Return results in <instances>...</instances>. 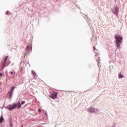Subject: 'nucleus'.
<instances>
[{
	"instance_id": "nucleus-15",
	"label": "nucleus",
	"mask_w": 127,
	"mask_h": 127,
	"mask_svg": "<svg viewBox=\"0 0 127 127\" xmlns=\"http://www.w3.org/2000/svg\"><path fill=\"white\" fill-rule=\"evenodd\" d=\"M93 49H94V50H96V47L93 46Z\"/></svg>"
},
{
	"instance_id": "nucleus-9",
	"label": "nucleus",
	"mask_w": 127,
	"mask_h": 127,
	"mask_svg": "<svg viewBox=\"0 0 127 127\" xmlns=\"http://www.w3.org/2000/svg\"><path fill=\"white\" fill-rule=\"evenodd\" d=\"M121 43H116L118 49H119V48H120V47H121V45H120Z\"/></svg>"
},
{
	"instance_id": "nucleus-8",
	"label": "nucleus",
	"mask_w": 127,
	"mask_h": 127,
	"mask_svg": "<svg viewBox=\"0 0 127 127\" xmlns=\"http://www.w3.org/2000/svg\"><path fill=\"white\" fill-rule=\"evenodd\" d=\"M94 111H95V109L92 107H91L89 109V112H90V113H93V112H94Z\"/></svg>"
},
{
	"instance_id": "nucleus-13",
	"label": "nucleus",
	"mask_w": 127,
	"mask_h": 127,
	"mask_svg": "<svg viewBox=\"0 0 127 127\" xmlns=\"http://www.w3.org/2000/svg\"><path fill=\"white\" fill-rule=\"evenodd\" d=\"M6 13L8 15H9V14H10V12H9V11H6Z\"/></svg>"
},
{
	"instance_id": "nucleus-5",
	"label": "nucleus",
	"mask_w": 127,
	"mask_h": 127,
	"mask_svg": "<svg viewBox=\"0 0 127 127\" xmlns=\"http://www.w3.org/2000/svg\"><path fill=\"white\" fill-rule=\"evenodd\" d=\"M118 12H119V8L115 7V10L114 11V13L115 15H117V16H118V15H119L118 14Z\"/></svg>"
},
{
	"instance_id": "nucleus-10",
	"label": "nucleus",
	"mask_w": 127,
	"mask_h": 127,
	"mask_svg": "<svg viewBox=\"0 0 127 127\" xmlns=\"http://www.w3.org/2000/svg\"><path fill=\"white\" fill-rule=\"evenodd\" d=\"M8 57H6L5 58H4V63H5V62H6V61L7 60V59H8Z\"/></svg>"
},
{
	"instance_id": "nucleus-16",
	"label": "nucleus",
	"mask_w": 127,
	"mask_h": 127,
	"mask_svg": "<svg viewBox=\"0 0 127 127\" xmlns=\"http://www.w3.org/2000/svg\"><path fill=\"white\" fill-rule=\"evenodd\" d=\"M39 112H40V114H41V110L39 109Z\"/></svg>"
},
{
	"instance_id": "nucleus-18",
	"label": "nucleus",
	"mask_w": 127,
	"mask_h": 127,
	"mask_svg": "<svg viewBox=\"0 0 127 127\" xmlns=\"http://www.w3.org/2000/svg\"><path fill=\"white\" fill-rule=\"evenodd\" d=\"M45 115H47V113H46Z\"/></svg>"
},
{
	"instance_id": "nucleus-14",
	"label": "nucleus",
	"mask_w": 127,
	"mask_h": 127,
	"mask_svg": "<svg viewBox=\"0 0 127 127\" xmlns=\"http://www.w3.org/2000/svg\"><path fill=\"white\" fill-rule=\"evenodd\" d=\"M2 75V73H0V79L1 78V76Z\"/></svg>"
},
{
	"instance_id": "nucleus-12",
	"label": "nucleus",
	"mask_w": 127,
	"mask_h": 127,
	"mask_svg": "<svg viewBox=\"0 0 127 127\" xmlns=\"http://www.w3.org/2000/svg\"><path fill=\"white\" fill-rule=\"evenodd\" d=\"M21 105H24V104H25V101H22L21 102Z\"/></svg>"
},
{
	"instance_id": "nucleus-6",
	"label": "nucleus",
	"mask_w": 127,
	"mask_h": 127,
	"mask_svg": "<svg viewBox=\"0 0 127 127\" xmlns=\"http://www.w3.org/2000/svg\"><path fill=\"white\" fill-rule=\"evenodd\" d=\"M4 120L3 119V117H2V116H1L0 117V124H1L2 123V122H4Z\"/></svg>"
},
{
	"instance_id": "nucleus-11",
	"label": "nucleus",
	"mask_w": 127,
	"mask_h": 127,
	"mask_svg": "<svg viewBox=\"0 0 127 127\" xmlns=\"http://www.w3.org/2000/svg\"><path fill=\"white\" fill-rule=\"evenodd\" d=\"M32 73L33 75H34V76L36 75V74L35 73V71H34V70L32 71Z\"/></svg>"
},
{
	"instance_id": "nucleus-4",
	"label": "nucleus",
	"mask_w": 127,
	"mask_h": 127,
	"mask_svg": "<svg viewBox=\"0 0 127 127\" xmlns=\"http://www.w3.org/2000/svg\"><path fill=\"white\" fill-rule=\"evenodd\" d=\"M14 90V87H12L11 91L8 92V96L10 97L9 99H11V97L12 96V92H13Z\"/></svg>"
},
{
	"instance_id": "nucleus-17",
	"label": "nucleus",
	"mask_w": 127,
	"mask_h": 127,
	"mask_svg": "<svg viewBox=\"0 0 127 127\" xmlns=\"http://www.w3.org/2000/svg\"><path fill=\"white\" fill-rule=\"evenodd\" d=\"M10 74H11V75H12V74H13V72H12V71L10 72Z\"/></svg>"
},
{
	"instance_id": "nucleus-2",
	"label": "nucleus",
	"mask_w": 127,
	"mask_h": 127,
	"mask_svg": "<svg viewBox=\"0 0 127 127\" xmlns=\"http://www.w3.org/2000/svg\"><path fill=\"white\" fill-rule=\"evenodd\" d=\"M115 38L116 39V43H123V37L121 36L120 35H117L115 36Z\"/></svg>"
},
{
	"instance_id": "nucleus-1",
	"label": "nucleus",
	"mask_w": 127,
	"mask_h": 127,
	"mask_svg": "<svg viewBox=\"0 0 127 127\" xmlns=\"http://www.w3.org/2000/svg\"><path fill=\"white\" fill-rule=\"evenodd\" d=\"M21 108V105L20 104V102H17V104H13L12 105H8V109L10 111L11 110H14V109H20Z\"/></svg>"
},
{
	"instance_id": "nucleus-7",
	"label": "nucleus",
	"mask_w": 127,
	"mask_h": 127,
	"mask_svg": "<svg viewBox=\"0 0 127 127\" xmlns=\"http://www.w3.org/2000/svg\"><path fill=\"white\" fill-rule=\"evenodd\" d=\"M122 78H124V75L122 74V72L119 73V78L121 79Z\"/></svg>"
},
{
	"instance_id": "nucleus-3",
	"label": "nucleus",
	"mask_w": 127,
	"mask_h": 127,
	"mask_svg": "<svg viewBox=\"0 0 127 127\" xmlns=\"http://www.w3.org/2000/svg\"><path fill=\"white\" fill-rule=\"evenodd\" d=\"M50 98H51V99H53V100H55V99H57V93L53 92L52 94V96H50Z\"/></svg>"
},
{
	"instance_id": "nucleus-19",
	"label": "nucleus",
	"mask_w": 127,
	"mask_h": 127,
	"mask_svg": "<svg viewBox=\"0 0 127 127\" xmlns=\"http://www.w3.org/2000/svg\"><path fill=\"white\" fill-rule=\"evenodd\" d=\"M21 127H23L22 126Z\"/></svg>"
}]
</instances>
